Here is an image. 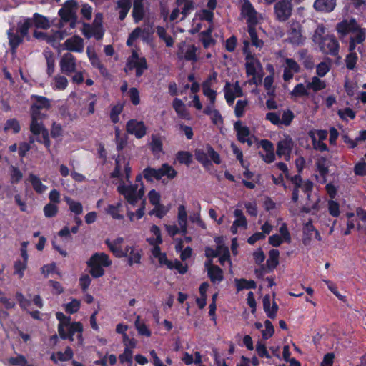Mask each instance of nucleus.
<instances>
[{"instance_id":"46","label":"nucleus","mask_w":366,"mask_h":366,"mask_svg":"<svg viewBox=\"0 0 366 366\" xmlns=\"http://www.w3.org/2000/svg\"><path fill=\"white\" fill-rule=\"evenodd\" d=\"M79 226L75 225L73 226L70 229L67 226L64 227L60 231L58 232V235L61 237H64L67 240H71L72 236L71 233L76 234L79 231Z\"/></svg>"},{"instance_id":"64","label":"nucleus","mask_w":366,"mask_h":366,"mask_svg":"<svg viewBox=\"0 0 366 366\" xmlns=\"http://www.w3.org/2000/svg\"><path fill=\"white\" fill-rule=\"evenodd\" d=\"M354 173L357 176L364 177L366 175V162L361 161L355 164Z\"/></svg>"},{"instance_id":"27","label":"nucleus","mask_w":366,"mask_h":366,"mask_svg":"<svg viewBox=\"0 0 366 366\" xmlns=\"http://www.w3.org/2000/svg\"><path fill=\"white\" fill-rule=\"evenodd\" d=\"M280 252L272 249L269 252V258L266 262V266L269 272L273 271L279 264Z\"/></svg>"},{"instance_id":"12","label":"nucleus","mask_w":366,"mask_h":366,"mask_svg":"<svg viewBox=\"0 0 366 366\" xmlns=\"http://www.w3.org/2000/svg\"><path fill=\"white\" fill-rule=\"evenodd\" d=\"M336 30L340 34L345 36L349 33L357 32L359 30V25L354 18L350 20L344 19L337 24Z\"/></svg>"},{"instance_id":"35","label":"nucleus","mask_w":366,"mask_h":366,"mask_svg":"<svg viewBox=\"0 0 366 366\" xmlns=\"http://www.w3.org/2000/svg\"><path fill=\"white\" fill-rule=\"evenodd\" d=\"M211 80V78L209 79L206 80L202 84V89H203V94L207 97L209 99L210 104L214 105L216 101V97H217V92L216 91L210 88V83L209 81Z\"/></svg>"},{"instance_id":"57","label":"nucleus","mask_w":366,"mask_h":366,"mask_svg":"<svg viewBox=\"0 0 366 366\" xmlns=\"http://www.w3.org/2000/svg\"><path fill=\"white\" fill-rule=\"evenodd\" d=\"M358 56L356 53H349L345 57L346 67L349 70H353L355 68Z\"/></svg>"},{"instance_id":"56","label":"nucleus","mask_w":366,"mask_h":366,"mask_svg":"<svg viewBox=\"0 0 366 366\" xmlns=\"http://www.w3.org/2000/svg\"><path fill=\"white\" fill-rule=\"evenodd\" d=\"M135 327L138 331V333L141 335H144L146 337H150L152 335L151 331L147 327L145 323L140 322L139 321V317H137V320L135 321Z\"/></svg>"},{"instance_id":"34","label":"nucleus","mask_w":366,"mask_h":366,"mask_svg":"<svg viewBox=\"0 0 366 366\" xmlns=\"http://www.w3.org/2000/svg\"><path fill=\"white\" fill-rule=\"evenodd\" d=\"M257 24L248 25L247 31L251 39L252 44L257 48H261L264 45L262 40L259 39L257 32L255 28Z\"/></svg>"},{"instance_id":"3","label":"nucleus","mask_w":366,"mask_h":366,"mask_svg":"<svg viewBox=\"0 0 366 366\" xmlns=\"http://www.w3.org/2000/svg\"><path fill=\"white\" fill-rule=\"evenodd\" d=\"M144 178L148 182H153L154 179L160 180L164 176L168 179H173L177 175V172L169 164L164 163L159 169L151 167L144 168L142 171Z\"/></svg>"},{"instance_id":"17","label":"nucleus","mask_w":366,"mask_h":366,"mask_svg":"<svg viewBox=\"0 0 366 366\" xmlns=\"http://www.w3.org/2000/svg\"><path fill=\"white\" fill-rule=\"evenodd\" d=\"M64 44L66 49L70 51L81 53L84 51V40L77 35L66 39Z\"/></svg>"},{"instance_id":"20","label":"nucleus","mask_w":366,"mask_h":366,"mask_svg":"<svg viewBox=\"0 0 366 366\" xmlns=\"http://www.w3.org/2000/svg\"><path fill=\"white\" fill-rule=\"evenodd\" d=\"M143 1L144 0H134L133 2L132 15L135 23H139L144 17L145 11Z\"/></svg>"},{"instance_id":"22","label":"nucleus","mask_w":366,"mask_h":366,"mask_svg":"<svg viewBox=\"0 0 366 366\" xmlns=\"http://www.w3.org/2000/svg\"><path fill=\"white\" fill-rule=\"evenodd\" d=\"M335 6V0H315L313 5L316 11L325 12H331Z\"/></svg>"},{"instance_id":"47","label":"nucleus","mask_w":366,"mask_h":366,"mask_svg":"<svg viewBox=\"0 0 366 366\" xmlns=\"http://www.w3.org/2000/svg\"><path fill=\"white\" fill-rule=\"evenodd\" d=\"M133 352L128 347L124 348V352L119 355V360L121 364H127L128 366L132 365Z\"/></svg>"},{"instance_id":"24","label":"nucleus","mask_w":366,"mask_h":366,"mask_svg":"<svg viewBox=\"0 0 366 366\" xmlns=\"http://www.w3.org/2000/svg\"><path fill=\"white\" fill-rule=\"evenodd\" d=\"M317 169L322 177V181L320 182L322 184H324L327 181V176L329 173V167L327 164V159L326 157H321L317 159L316 162Z\"/></svg>"},{"instance_id":"28","label":"nucleus","mask_w":366,"mask_h":366,"mask_svg":"<svg viewBox=\"0 0 366 366\" xmlns=\"http://www.w3.org/2000/svg\"><path fill=\"white\" fill-rule=\"evenodd\" d=\"M234 282L237 292L242 291L245 289H255L257 287L256 282L252 280H248L244 278H236L234 280Z\"/></svg>"},{"instance_id":"59","label":"nucleus","mask_w":366,"mask_h":366,"mask_svg":"<svg viewBox=\"0 0 366 366\" xmlns=\"http://www.w3.org/2000/svg\"><path fill=\"white\" fill-rule=\"evenodd\" d=\"M328 212L333 217H338L340 214L339 203L335 200L328 201Z\"/></svg>"},{"instance_id":"54","label":"nucleus","mask_w":366,"mask_h":366,"mask_svg":"<svg viewBox=\"0 0 366 366\" xmlns=\"http://www.w3.org/2000/svg\"><path fill=\"white\" fill-rule=\"evenodd\" d=\"M265 329L262 331V336L264 340H268L274 333V327L270 320H266L264 321Z\"/></svg>"},{"instance_id":"38","label":"nucleus","mask_w":366,"mask_h":366,"mask_svg":"<svg viewBox=\"0 0 366 366\" xmlns=\"http://www.w3.org/2000/svg\"><path fill=\"white\" fill-rule=\"evenodd\" d=\"M65 202L69 207V210L76 215H79L83 212V206L81 202H76L69 197H65Z\"/></svg>"},{"instance_id":"4","label":"nucleus","mask_w":366,"mask_h":366,"mask_svg":"<svg viewBox=\"0 0 366 366\" xmlns=\"http://www.w3.org/2000/svg\"><path fill=\"white\" fill-rule=\"evenodd\" d=\"M292 0H279L274 6L275 19L280 22H285L292 16Z\"/></svg>"},{"instance_id":"33","label":"nucleus","mask_w":366,"mask_h":366,"mask_svg":"<svg viewBox=\"0 0 366 366\" xmlns=\"http://www.w3.org/2000/svg\"><path fill=\"white\" fill-rule=\"evenodd\" d=\"M39 124L41 125V129L39 130V132L38 134H34V135L35 136H38L40 134H41V138H37L36 141L39 143L44 144V146L47 149H49L50 146H51V142H50V139H49V135L48 129L44 127L43 122H39Z\"/></svg>"},{"instance_id":"10","label":"nucleus","mask_w":366,"mask_h":366,"mask_svg":"<svg viewBox=\"0 0 366 366\" xmlns=\"http://www.w3.org/2000/svg\"><path fill=\"white\" fill-rule=\"evenodd\" d=\"M302 26L297 21H293L290 24L287 30V35L290 42L292 44H303V37L302 35Z\"/></svg>"},{"instance_id":"60","label":"nucleus","mask_w":366,"mask_h":366,"mask_svg":"<svg viewBox=\"0 0 366 366\" xmlns=\"http://www.w3.org/2000/svg\"><path fill=\"white\" fill-rule=\"evenodd\" d=\"M150 147L153 153L162 152L163 144L162 140L159 137L152 135Z\"/></svg>"},{"instance_id":"25","label":"nucleus","mask_w":366,"mask_h":366,"mask_svg":"<svg viewBox=\"0 0 366 366\" xmlns=\"http://www.w3.org/2000/svg\"><path fill=\"white\" fill-rule=\"evenodd\" d=\"M106 244L109 247V250L113 254L118 258L126 257L128 256V252L130 247L127 246L124 250H123L119 245H116L108 239L105 241Z\"/></svg>"},{"instance_id":"44","label":"nucleus","mask_w":366,"mask_h":366,"mask_svg":"<svg viewBox=\"0 0 366 366\" xmlns=\"http://www.w3.org/2000/svg\"><path fill=\"white\" fill-rule=\"evenodd\" d=\"M27 263L21 259L16 260L14 264V274H16L19 279L24 276V271L26 269Z\"/></svg>"},{"instance_id":"13","label":"nucleus","mask_w":366,"mask_h":366,"mask_svg":"<svg viewBox=\"0 0 366 366\" xmlns=\"http://www.w3.org/2000/svg\"><path fill=\"white\" fill-rule=\"evenodd\" d=\"M234 129L237 132L238 141L241 143H247L249 146L252 144V139L249 138L250 131L248 127L243 126L242 122L239 120L234 124Z\"/></svg>"},{"instance_id":"7","label":"nucleus","mask_w":366,"mask_h":366,"mask_svg":"<svg viewBox=\"0 0 366 366\" xmlns=\"http://www.w3.org/2000/svg\"><path fill=\"white\" fill-rule=\"evenodd\" d=\"M126 130L129 134L134 135L137 139H142L146 135L147 128L144 122L132 119L127 122Z\"/></svg>"},{"instance_id":"63","label":"nucleus","mask_w":366,"mask_h":366,"mask_svg":"<svg viewBox=\"0 0 366 366\" xmlns=\"http://www.w3.org/2000/svg\"><path fill=\"white\" fill-rule=\"evenodd\" d=\"M80 301L76 299H73L71 302L66 305L65 310L67 313L74 314L78 312L80 308Z\"/></svg>"},{"instance_id":"8","label":"nucleus","mask_w":366,"mask_h":366,"mask_svg":"<svg viewBox=\"0 0 366 366\" xmlns=\"http://www.w3.org/2000/svg\"><path fill=\"white\" fill-rule=\"evenodd\" d=\"M62 340H69V341L74 340V335L77 333L79 341L81 343L83 342V325L80 322H71L69 325L63 329Z\"/></svg>"},{"instance_id":"42","label":"nucleus","mask_w":366,"mask_h":366,"mask_svg":"<svg viewBox=\"0 0 366 366\" xmlns=\"http://www.w3.org/2000/svg\"><path fill=\"white\" fill-rule=\"evenodd\" d=\"M122 207V203L117 202L116 205L109 204L106 209V212L111 215L113 219L122 220L124 218L122 214L119 213V208Z\"/></svg>"},{"instance_id":"16","label":"nucleus","mask_w":366,"mask_h":366,"mask_svg":"<svg viewBox=\"0 0 366 366\" xmlns=\"http://www.w3.org/2000/svg\"><path fill=\"white\" fill-rule=\"evenodd\" d=\"M8 39H9V45L12 51H16L17 48L24 41V37L19 34V32L16 31H14V27L10 28L6 32Z\"/></svg>"},{"instance_id":"18","label":"nucleus","mask_w":366,"mask_h":366,"mask_svg":"<svg viewBox=\"0 0 366 366\" xmlns=\"http://www.w3.org/2000/svg\"><path fill=\"white\" fill-rule=\"evenodd\" d=\"M126 66L129 70H132L134 69H136V76L140 77L144 71L148 69L147 61L145 57H141L139 60L136 61H127Z\"/></svg>"},{"instance_id":"30","label":"nucleus","mask_w":366,"mask_h":366,"mask_svg":"<svg viewBox=\"0 0 366 366\" xmlns=\"http://www.w3.org/2000/svg\"><path fill=\"white\" fill-rule=\"evenodd\" d=\"M117 7L119 9V19L123 21L127 17V15L131 8V0H118L117 2Z\"/></svg>"},{"instance_id":"29","label":"nucleus","mask_w":366,"mask_h":366,"mask_svg":"<svg viewBox=\"0 0 366 366\" xmlns=\"http://www.w3.org/2000/svg\"><path fill=\"white\" fill-rule=\"evenodd\" d=\"M31 19L33 25L37 29H46L50 26L47 18L39 13H34Z\"/></svg>"},{"instance_id":"45","label":"nucleus","mask_w":366,"mask_h":366,"mask_svg":"<svg viewBox=\"0 0 366 366\" xmlns=\"http://www.w3.org/2000/svg\"><path fill=\"white\" fill-rule=\"evenodd\" d=\"M128 254V264L129 266L140 263L142 255L140 252L137 251L133 247H130Z\"/></svg>"},{"instance_id":"40","label":"nucleus","mask_w":366,"mask_h":366,"mask_svg":"<svg viewBox=\"0 0 366 366\" xmlns=\"http://www.w3.org/2000/svg\"><path fill=\"white\" fill-rule=\"evenodd\" d=\"M9 130H12L14 134H18L20 132L21 125L16 119L11 118L6 120L4 124V131L6 132Z\"/></svg>"},{"instance_id":"52","label":"nucleus","mask_w":366,"mask_h":366,"mask_svg":"<svg viewBox=\"0 0 366 366\" xmlns=\"http://www.w3.org/2000/svg\"><path fill=\"white\" fill-rule=\"evenodd\" d=\"M44 216L47 218L54 217L58 213V207L56 204L48 203L43 209Z\"/></svg>"},{"instance_id":"62","label":"nucleus","mask_w":366,"mask_h":366,"mask_svg":"<svg viewBox=\"0 0 366 366\" xmlns=\"http://www.w3.org/2000/svg\"><path fill=\"white\" fill-rule=\"evenodd\" d=\"M291 94L294 97H305L308 96L309 92H307V86L305 87L303 84L300 83L294 87Z\"/></svg>"},{"instance_id":"11","label":"nucleus","mask_w":366,"mask_h":366,"mask_svg":"<svg viewBox=\"0 0 366 366\" xmlns=\"http://www.w3.org/2000/svg\"><path fill=\"white\" fill-rule=\"evenodd\" d=\"M257 11L250 1L243 0V4L241 6V14L244 17H247V22L248 25L257 24Z\"/></svg>"},{"instance_id":"36","label":"nucleus","mask_w":366,"mask_h":366,"mask_svg":"<svg viewBox=\"0 0 366 366\" xmlns=\"http://www.w3.org/2000/svg\"><path fill=\"white\" fill-rule=\"evenodd\" d=\"M81 33L86 39L94 37L97 40H101L102 38H99L98 34H96V28L92 24L89 23H82Z\"/></svg>"},{"instance_id":"58","label":"nucleus","mask_w":366,"mask_h":366,"mask_svg":"<svg viewBox=\"0 0 366 366\" xmlns=\"http://www.w3.org/2000/svg\"><path fill=\"white\" fill-rule=\"evenodd\" d=\"M197 51V48L194 44L190 45L184 54V59L186 61L197 62L198 60Z\"/></svg>"},{"instance_id":"21","label":"nucleus","mask_w":366,"mask_h":366,"mask_svg":"<svg viewBox=\"0 0 366 366\" xmlns=\"http://www.w3.org/2000/svg\"><path fill=\"white\" fill-rule=\"evenodd\" d=\"M58 14L61 18V20L66 23H69L70 27L74 29L76 27V24L77 22V15L76 12L67 11L64 9L61 8Z\"/></svg>"},{"instance_id":"49","label":"nucleus","mask_w":366,"mask_h":366,"mask_svg":"<svg viewBox=\"0 0 366 366\" xmlns=\"http://www.w3.org/2000/svg\"><path fill=\"white\" fill-rule=\"evenodd\" d=\"M231 86V84L229 81H227L224 87V97L227 103L229 105H232L234 103L236 98V95L234 94L233 89H232Z\"/></svg>"},{"instance_id":"61","label":"nucleus","mask_w":366,"mask_h":366,"mask_svg":"<svg viewBox=\"0 0 366 366\" xmlns=\"http://www.w3.org/2000/svg\"><path fill=\"white\" fill-rule=\"evenodd\" d=\"M59 113L62 119H66L72 121L76 119V114H72L66 105H62L59 108Z\"/></svg>"},{"instance_id":"32","label":"nucleus","mask_w":366,"mask_h":366,"mask_svg":"<svg viewBox=\"0 0 366 366\" xmlns=\"http://www.w3.org/2000/svg\"><path fill=\"white\" fill-rule=\"evenodd\" d=\"M56 317L59 321V323L58 325V332L59 335V337H62L63 335V329L65 328V327H67L71 323V317L69 316H66L63 312H57L56 313Z\"/></svg>"},{"instance_id":"51","label":"nucleus","mask_w":366,"mask_h":366,"mask_svg":"<svg viewBox=\"0 0 366 366\" xmlns=\"http://www.w3.org/2000/svg\"><path fill=\"white\" fill-rule=\"evenodd\" d=\"M137 187L133 186V185H131V186L119 185L117 187L118 192L120 194L123 195L125 198L137 192Z\"/></svg>"},{"instance_id":"39","label":"nucleus","mask_w":366,"mask_h":366,"mask_svg":"<svg viewBox=\"0 0 366 366\" xmlns=\"http://www.w3.org/2000/svg\"><path fill=\"white\" fill-rule=\"evenodd\" d=\"M33 26L31 18H26L23 23L19 22L17 24L16 31L22 35L24 38L29 34V29Z\"/></svg>"},{"instance_id":"9","label":"nucleus","mask_w":366,"mask_h":366,"mask_svg":"<svg viewBox=\"0 0 366 366\" xmlns=\"http://www.w3.org/2000/svg\"><path fill=\"white\" fill-rule=\"evenodd\" d=\"M76 59L73 54L69 52L64 54L59 62L61 71L67 76H70L72 73L76 71Z\"/></svg>"},{"instance_id":"2","label":"nucleus","mask_w":366,"mask_h":366,"mask_svg":"<svg viewBox=\"0 0 366 366\" xmlns=\"http://www.w3.org/2000/svg\"><path fill=\"white\" fill-rule=\"evenodd\" d=\"M112 262L109 257L104 252H95L86 262L89 274L94 278L103 277L105 274L104 267H109Z\"/></svg>"},{"instance_id":"41","label":"nucleus","mask_w":366,"mask_h":366,"mask_svg":"<svg viewBox=\"0 0 366 366\" xmlns=\"http://www.w3.org/2000/svg\"><path fill=\"white\" fill-rule=\"evenodd\" d=\"M326 87L325 81H322L317 76H313L312 81L307 84V89H312L314 92H318L324 89Z\"/></svg>"},{"instance_id":"55","label":"nucleus","mask_w":366,"mask_h":366,"mask_svg":"<svg viewBox=\"0 0 366 366\" xmlns=\"http://www.w3.org/2000/svg\"><path fill=\"white\" fill-rule=\"evenodd\" d=\"M68 86V80L64 76L57 75L54 78V89L56 90H64Z\"/></svg>"},{"instance_id":"1","label":"nucleus","mask_w":366,"mask_h":366,"mask_svg":"<svg viewBox=\"0 0 366 366\" xmlns=\"http://www.w3.org/2000/svg\"><path fill=\"white\" fill-rule=\"evenodd\" d=\"M31 98L34 102L30 107L31 118L30 131L33 134H36L39 132L41 129V125L39 124V123L43 122V120L46 117V114L43 113L41 110L49 109L51 107V102L47 97L44 96L33 94Z\"/></svg>"},{"instance_id":"53","label":"nucleus","mask_w":366,"mask_h":366,"mask_svg":"<svg viewBox=\"0 0 366 366\" xmlns=\"http://www.w3.org/2000/svg\"><path fill=\"white\" fill-rule=\"evenodd\" d=\"M115 139L117 151H122L127 145V138L126 137H121L120 131L118 127L115 129Z\"/></svg>"},{"instance_id":"19","label":"nucleus","mask_w":366,"mask_h":366,"mask_svg":"<svg viewBox=\"0 0 366 366\" xmlns=\"http://www.w3.org/2000/svg\"><path fill=\"white\" fill-rule=\"evenodd\" d=\"M263 309L267 317L270 319H274L277 316V313L279 307L276 302L273 300L272 305L271 306V300L269 295H266L262 300Z\"/></svg>"},{"instance_id":"31","label":"nucleus","mask_w":366,"mask_h":366,"mask_svg":"<svg viewBox=\"0 0 366 366\" xmlns=\"http://www.w3.org/2000/svg\"><path fill=\"white\" fill-rule=\"evenodd\" d=\"M29 179L32 185L33 189L36 193L42 194L46 190L47 187L43 184L40 178H39L35 174H30L29 176Z\"/></svg>"},{"instance_id":"5","label":"nucleus","mask_w":366,"mask_h":366,"mask_svg":"<svg viewBox=\"0 0 366 366\" xmlns=\"http://www.w3.org/2000/svg\"><path fill=\"white\" fill-rule=\"evenodd\" d=\"M317 44L322 53L332 56L338 54L340 45L334 35H326Z\"/></svg>"},{"instance_id":"26","label":"nucleus","mask_w":366,"mask_h":366,"mask_svg":"<svg viewBox=\"0 0 366 366\" xmlns=\"http://www.w3.org/2000/svg\"><path fill=\"white\" fill-rule=\"evenodd\" d=\"M172 107L179 117L184 119H189V114L182 99L174 98L172 102Z\"/></svg>"},{"instance_id":"14","label":"nucleus","mask_w":366,"mask_h":366,"mask_svg":"<svg viewBox=\"0 0 366 366\" xmlns=\"http://www.w3.org/2000/svg\"><path fill=\"white\" fill-rule=\"evenodd\" d=\"M86 53L92 66L97 69L102 76L108 77L109 76V71L102 63L97 53L94 51H91L89 48L86 49Z\"/></svg>"},{"instance_id":"43","label":"nucleus","mask_w":366,"mask_h":366,"mask_svg":"<svg viewBox=\"0 0 366 366\" xmlns=\"http://www.w3.org/2000/svg\"><path fill=\"white\" fill-rule=\"evenodd\" d=\"M195 159L201 163L203 166H207L210 164V161L208 158L207 152H204L203 149H196L194 150Z\"/></svg>"},{"instance_id":"6","label":"nucleus","mask_w":366,"mask_h":366,"mask_svg":"<svg viewBox=\"0 0 366 366\" xmlns=\"http://www.w3.org/2000/svg\"><path fill=\"white\" fill-rule=\"evenodd\" d=\"M295 146V142L290 135H286L283 139L280 140L277 144V155L284 157L285 161H289Z\"/></svg>"},{"instance_id":"23","label":"nucleus","mask_w":366,"mask_h":366,"mask_svg":"<svg viewBox=\"0 0 366 366\" xmlns=\"http://www.w3.org/2000/svg\"><path fill=\"white\" fill-rule=\"evenodd\" d=\"M74 352L70 347H66L64 352H57L56 354L53 353L51 356V360L57 363L58 361L64 362L69 361L72 359Z\"/></svg>"},{"instance_id":"50","label":"nucleus","mask_w":366,"mask_h":366,"mask_svg":"<svg viewBox=\"0 0 366 366\" xmlns=\"http://www.w3.org/2000/svg\"><path fill=\"white\" fill-rule=\"evenodd\" d=\"M124 106L121 104H117L113 106L110 111V119L112 123L117 124L119 121V115L122 113Z\"/></svg>"},{"instance_id":"37","label":"nucleus","mask_w":366,"mask_h":366,"mask_svg":"<svg viewBox=\"0 0 366 366\" xmlns=\"http://www.w3.org/2000/svg\"><path fill=\"white\" fill-rule=\"evenodd\" d=\"M92 25L96 28V34H98L99 38H103L104 34V29L103 28V14L100 12L97 13Z\"/></svg>"},{"instance_id":"15","label":"nucleus","mask_w":366,"mask_h":366,"mask_svg":"<svg viewBox=\"0 0 366 366\" xmlns=\"http://www.w3.org/2000/svg\"><path fill=\"white\" fill-rule=\"evenodd\" d=\"M207 268L208 277L212 283L219 282L224 278L222 269L217 265L212 264V260L205 263Z\"/></svg>"},{"instance_id":"48","label":"nucleus","mask_w":366,"mask_h":366,"mask_svg":"<svg viewBox=\"0 0 366 366\" xmlns=\"http://www.w3.org/2000/svg\"><path fill=\"white\" fill-rule=\"evenodd\" d=\"M176 157L180 164L189 166L192 162V155L189 152L179 151L177 153Z\"/></svg>"}]
</instances>
